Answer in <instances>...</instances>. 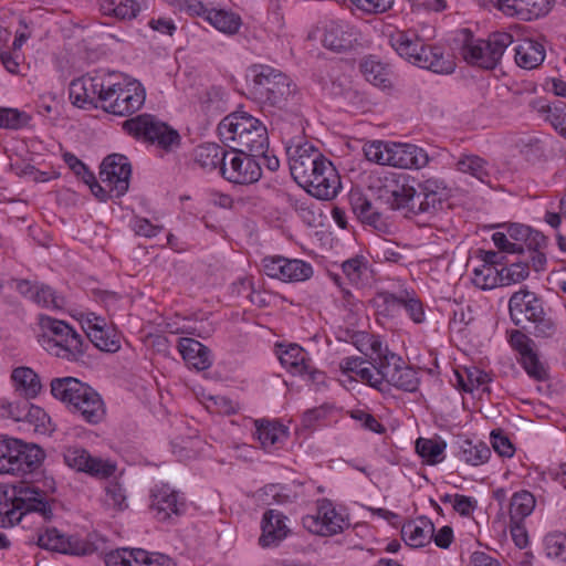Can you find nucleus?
I'll list each match as a JSON object with an SVG mask.
<instances>
[{"mask_svg": "<svg viewBox=\"0 0 566 566\" xmlns=\"http://www.w3.org/2000/svg\"><path fill=\"white\" fill-rule=\"evenodd\" d=\"M220 139L232 153L258 157L269 150L266 126L252 115L241 112L226 116L218 125Z\"/></svg>", "mask_w": 566, "mask_h": 566, "instance_id": "obj_1", "label": "nucleus"}, {"mask_svg": "<svg viewBox=\"0 0 566 566\" xmlns=\"http://www.w3.org/2000/svg\"><path fill=\"white\" fill-rule=\"evenodd\" d=\"M292 122L279 117L272 123V130L277 129L286 145L290 171L293 179L301 186L318 167V161L326 159L319 150L310 143H301L304 133L303 119L298 115H289Z\"/></svg>", "mask_w": 566, "mask_h": 566, "instance_id": "obj_2", "label": "nucleus"}, {"mask_svg": "<svg viewBox=\"0 0 566 566\" xmlns=\"http://www.w3.org/2000/svg\"><path fill=\"white\" fill-rule=\"evenodd\" d=\"M53 503L45 492L31 484L21 482L12 485L10 490L0 492V526L11 527L31 513L40 515L43 522H50Z\"/></svg>", "mask_w": 566, "mask_h": 566, "instance_id": "obj_3", "label": "nucleus"}, {"mask_svg": "<svg viewBox=\"0 0 566 566\" xmlns=\"http://www.w3.org/2000/svg\"><path fill=\"white\" fill-rule=\"evenodd\" d=\"M392 49L413 65L432 71L437 74H451L455 62L444 55L439 46L424 44L422 39L411 31H399L390 36Z\"/></svg>", "mask_w": 566, "mask_h": 566, "instance_id": "obj_4", "label": "nucleus"}, {"mask_svg": "<svg viewBox=\"0 0 566 566\" xmlns=\"http://www.w3.org/2000/svg\"><path fill=\"white\" fill-rule=\"evenodd\" d=\"M252 94L260 103L282 109L295 92V85L281 71L269 65H253Z\"/></svg>", "mask_w": 566, "mask_h": 566, "instance_id": "obj_5", "label": "nucleus"}, {"mask_svg": "<svg viewBox=\"0 0 566 566\" xmlns=\"http://www.w3.org/2000/svg\"><path fill=\"white\" fill-rule=\"evenodd\" d=\"M112 87L107 88L103 99V111L116 116H129L145 104L146 91L135 78L113 72Z\"/></svg>", "mask_w": 566, "mask_h": 566, "instance_id": "obj_6", "label": "nucleus"}, {"mask_svg": "<svg viewBox=\"0 0 566 566\" xmlns=\"http://www.w3.org/2000/svg\"><path fill=\"white\" fill-rule=\"evenodd\" d=\"M44 459L43 450L13 438L0 439V473L25 474L35 470Z\"/></svg>", "mask_w": 566, "mask_h": 566, "instance_id": "obj_7", "label": "nucleus"}, {"mask_svg": "<svg viewBox=\"0 0 566 566\" xmlns=\"http://www.w3.org/2000/svg\"><path fill=\"white\" fill-rule=\"evenodd\" d=\"M123 128L129 135L144 142L157 144L166 151H171L180 145L179 133L149 114H140L123 123Z\"/></svg>", "mask_w": 566, "mask_h": 566, "instance_id": "obj_8", "label": "nucleus"}, {"mask_svg": "<svg viewBox=\"0 0 566 566\" xmlns=\"http://www.w3.org/2000/svg\"><path fill=\"white\" fill-rule=\"evenodd\" d=\"M113 72L96 71L71 82L69 95L72 103L81 108H103L107 88L112 87Z\"/></svg>", "mask_w": 566, "mask_h": 566, "instance_id": "obj_9", "label": "nucleus"}, {"mask_svg": "<svg viewBox=\"0 0 566 566\" xmlns=\"http://www.w3.org/2000/svg\"><path fill=\"white\" fill-rule=\"evenodd\" d=\"M512 43L513 36L510 33L495 32L488 40L464 43L461 54L472 65L493 70L499 64L505 49Z\"/></svg>", "mask_w": 566, "mask_h": 566, "instance_id": "obj_10", "label": "nucleus"}, {"mask_svg": "<svg viewBox=\"0 0 566 566\" xmlns=\"http://www.w3.org/2000/svg\"><path fill=\"white\" fill-rule=\"evenodd\" d=\"M302 524L310 533L319 536L339 534L350 525L348 517L339 513L328 499L319 500L316 514L304 516Z\"/></svg>", "mask_w": 566, "mask_h": 566, "instance_id": "obj_11", "label": "nucleus"}, {"mask_svg": "<svg viewBox=\"0 0 566 566\" xmlns=\"http://www.w3.org/2000/svg\"><path fill=\"white\" fill-rule=\"evenodd\" d=\"M64 463L77 471L97 480H107L115 475L117 463L109 459L93 457L81 447H67L63 451Z\"/></svg>", "mask_w": 566, "mask_h": 566, "instance_id": "obj_12", "label": "nucleus"}, {"mask_svg": "<svg viewBox=\"0 0 566 566\" xmlns=\"http://www.w3.org/2000/svg\"><path fill=\"white\" fill-rule=\"evenodd\" d=\"M370 189L375 191L377 200L391 210L406 208L408 200L416 193V189L406 182V178L396 174L377 178Z\"/></svg>", "mask_w": 566, "mask_h": 566, "instance_id": "obj_13", "label": "nucleus"}, {"mask_svg": "<svg viewBox=\"0 0 566 566\" xmlns=\"http://www.w3.org/2000/svg\"><path fill=\"white\" fill-rule=\"evenodd\" d=\"M447 198V186L442 180L430 178L419 184V192L408 200L406 207L416 214L433 216L442 209Z\"/></svg>", "mask_w": 566, "mask_h": 566, "instance_id": "obj_14", "label": "nucleus"}, {"mask_svg": "<svg viewBox=\"0 0 566 566\" xmlns=\"http://www.w3.org/2000/svg\"><path fill=\"white\" fill-rule=\"evenodd\" d=\"M36 544L48 551L77 556L91 555L97 549L93 543L77 536H65L54 527L39 533Z\"/></svg>", "mask_w": 566, "mask_h": 566, "instance_id": "obj_15", "label": "nucleus"}, {"mask_svg": "<svg viewBox=\"0 0 566 566\" xmlns=\"http://www.w3.org/2000/svg\"><path fill=\"white\" fill-rule=\"evenodd\" d=\"M301 187L317 199L331 200L340 188L339 175L332 161L328 159L319 160L318 167L308 178V181L302 184Z\"/></svg>", "mask_w": 566, "mask_h": 566, "instance_id": "obj_16", "label": "nucleus"}, {"mask_svg": "<svg viewBox=\"0 0 566 566\" xmlns=\"http://www.w3.org/2000/svg\"><path fill=\"white\" fill-rule=\"evenodd\" d=\"M132 166L128 158L120 154L108 155L101 165L99 179L120 197L128 190Z\"/></svg>", "mask_w": 566, "mask_h": 566, "instance_id": "obj_17", "label": "nucleus"}, {"mask_svg": "<svg viewBox=\"0 0 566 566\" xmlns=\"http://www.w3.org/2000/svg\"><path fill=\"white\" fill-rule=\"evenodd\" d=\"M264 272L268 276L283 282H302L313 275V268L298 259L271 256L263 260Z\"/></svg>", "mask_w": 566, "mask_h": 566, "instance_id": "obj_18", "label": "nucleus"}, {"mask_svg": "<svg viewBox=\"0 0 566 566\" xmlns=\"http://www.w3.org/2000/svg\"><path fill=\"white\" fill-rule=\"evenodd\" d=\"M233 157L229 165L227 160L221 166V175L230 182L238 185H249L256 182L262 175L261 163L256 157L232 153Z\"/></svg>", "mask_w": 566, "mask_h": 566, "instance_id": "obj_19", "label": "nucleus"}, {"mask_svg": "<svg viewBox=\"0 0 566 566\" xmlns=\"http://www.w3.org/2000/svg\"><path fill=\"white\" fill-rule=\"evenodd\" d=\"M510 317L514 325L526 329V323H532L543 314V303L535 293L528 290H520L509 301Z\"/></svg>", "mask_w": 566, "mask_h": 566, "instance_id": "obj_20", "label": "nucleus"}, {"mask_svg": "<svg viewBox=\"0 0 566 566\" xmlns=\"http://www.w3.org/2000/svg\"><path fill=\"white\" fill-rule=\"evenodd\" d=\"M154 516L161 522L172 516L179 517L186 511V501L168 485L153 490L149 505Z\"/></svg>", "mask_w": 566, "mask_h": 566, "instance_id": "obj_21", "label": "nucleus"}, {"mask_svg": "<svg viewBox=\"0 0 566 566\" xmlns=\"http://www.w3.org/2000/svg\"><path fill=\"white\" fill-rule=\"evenodd\" d=\"M493 4L507 15H517L531 21L545 17L553 9L556 0H491Z\"/></svg>", "mask_w": 566, "mask_h": 566, "instance_id": "obj_22", "label": "nucleus"}, {"mask_svg": "<svg viewBox=\"0 0 566 566\" xmlns=\"http://www.w3.org/2000/svg\"><path fill=\"white\" fill-rule=\"evenodd\" d=\"M287 517L280 511L269 509L261 520L259 545L262 548L277 547L290 534Z\"/></svg>", "mask_w": 566, "mask_h": 566, "instance_id": "obj_23", "label": "nucleus"}, {"mask_svg": "<svg viewBox=\"0 0 566 566\" xmlns=\"http://www.w3.org/2000/svg\"><path fill=\"white\" fill-rule=\"evenodd\" d=\"M64 334L65 336H61V338H45V349L50 354L69 361L80 360L85 353L82 336L72 327L71 333Z\"/></svg>", "mask_w": 566, "mask_h": 566, "instance_id": "obj_24", "label": "nucleus"}, {"mask_svg": "<svg viewBox=\"0 0 566 566\" xmlns=\"http://www.w3.org/2000/svg\"><path fill=\"white\" fill-rule=\"evenodd\" d=\"M358 40V32L346 22H331L326 25L323 44L325 48L342 52L354 48Z\"/></svg>", "mask_w": 566, "mask_h": 566, "instance_id": "obj_25", "label": "nucleus"}, {"mask_svg": "<svg viewBox=\"0 0 566 566\" xmlns=\"http://www.w3.org/2000/svg\"><path fill=\"white\" fill-rule=\"evenodd\" d=\"M389 153L392 167L419 169L429 161L427 153L412 144L391 143Z\"/></svg>", "mask_w": 566, "mask_h": 566, "instance_id": "obj_26", "label": "nucleus"}, {"mask_svg": "<svg viewBox=\"0 0 566 566\" xmlns=\"http://www.w3.org/2000/svg\"><path fill=\"white\" fill-rule=\"evenodd\" d=\"M350 205L353 212L363 223L373 227L380 233L389 232V223L387 222V218H385L384 214L376 207H374L367 198L360 193H352Z\"/></svg>", "mask_w": 566, "mask_h": 566, "instance_id": "obj_27", "label": "nucleus"}, {"mask_svg": "<svg viewBox=\"0 0 566 566\" xmlns=\"http://www.w3.org/2000/svg\"><path fill=\"white\" fill-rule=\"evenodd\" d=\"M546 50L542 42L534 39H523L514 48V60L524 70H535L544 62Z\"/></svg>", "mask_w": 566, "mask_h": 566, "instance_id": "obj_28", "label": "nucleus"}, {"mask_svg": "<svg viewBox=\"0 0 566 566\" xmlns=\"http://www.w3.org/2000/svg\"><path fill=\"white\" fill-rule=\"evenodd\" d=\"M73 412L78 413L85 421L92 424L101 422L105 416L104 402L99 394L91 386L71 407Z\"/></svg>", "mask_w": 566, "mask_h": 566, "instance_id": "obj_29", "label": "nucleus"}, {"mask_svg": "<svg viewBox=\"0 0 566 566\" xmlns=\"http://www.w3.org/2000/svg\"><path fill=\"white\" fill-rule=\"evenodd\" d=\"M433 532L434 524L427 516H420L402 525L401 537L408 546L418 548L432 541Z\"/></svg>", "mask_w": 566, "mask_h": 566, "instance_id": "obj_30", "label": "nucleus"}, {"mask_svg": "<svg viewBox=\"0 0 566 566\" xmlns=\"http://www.w3.org/2000/svg\"><path fill=\"white\" fill-rule=\"evenodd\" d=\"M178 349L186 364L196 370H206L212 364L210 349L193 338H180Z\"/></svg>", "mask_w": 566, "mask_h": 566, "instance_id": "obj_31", "label": "nucleus"}, {"mask_svg": "<svg viewBox=\"0 0 566 566\" xmlns=\"http://www.w3.org/2000/svg\"><path fill=\"white\" fill-rule=\"evenodd\" d=\"M403 364L402 358L394 352L387 353L379 360L370 363L375 369L374 388L382 392L388 391L391 376L395 377Z\"/></svg>", "mask_w": 566, "mask_h": 566, "instance_id": "obj_32", "label": "nucleus"}, {"mask_svg": "<svg viewBox=\"0 0 566 566\" xmlns=\"http://www.w3.org/2000/svg\"><path fill=\"white\" fill-rule=\"evenodd\" d=\"M90 386L74 377L54 378L51 381V394L65 402L69 408L87 390Z\"/></svg>", "mask_w": 566, "mask_h": 566, "instance_id": "obj_33", "label": "nucleus"}, {"mask_svg": "<svg viewBox=\"0 0 566 566\" xmlns=\"http://www.w3.org/2000/svg\"><path fill=\"white\" fill-rule=\"evenodd\" d=\"M228 151L216 143H205L197 146L193 150V160L206 170H214L226 161Z\"/></svg>", "mask_w": 566, "mask_h": 566, "instance_id": "obj_34", "label": "nucleus"}, {"mask_svg": "<svg viewBox=\"0 0 566 566\" xmlns=\"http://www.w3.org/2000/svg\"><path fill=\"white\" fill-rule=\"evenodd\" d=\"M360 72L370 84L386 88L391 85L390 70L374 55L364 57L360 62Z\"/></svg>", "mask_w": 566, "mask_h": 566, "instance_id": "obj_35", "label": "nucleus"}, {"mask_svg": "<svg viewBox=\"0 0 566 566\" xmlns=\"http://www.w3.org/2000/svg\"><path fill=\"white\" fill-rule=\"evenodd\" d=\"M280 363L287 370L294 375H304L307 371L308 365L305 364V353L303 348L296 344H290L287 346L277 345Z\"/></svg>", "mask_w": 566, "mask_h": 566, "instance_id": "obj_36", "label": "nucleus"}, {"mask_svg": "<svg viewBox=\"0 0 566 566\" xmlns=\"http://www.w3.org/2000/svg\"><path fill=\"white\" fill-rule=\"evenodd\" d=\"M203 18L217 30L228 34L237 33L242 23L239 14L223 9L208 8Z\"/></svg>", "mask_w": 566, "mask_h": 566, "instance_id": "obj_37", "label": "nucleus"}, {"mask_svg": "<svg viewBox=\"0 0 566 566\" xmlns=\"http://www.w3.org/2000/svg\"><path fill=\"white\" fill-rule=\"evenodd\" d=\"M12 379L15 382L17 389L24 396V399L34 398L42 388L38 374L29 367L15 368L12 373Z\"/></svg>", "mask_w": 566, "mask_h": 566, "instance_id": "obj_38", "label": "nucleus"}, {"mask_svg": "<svg viewBox=\"0 0 566 566\" xmlns=\"http://www.w3.org/2000/svg\"><path fill=\"white\" fill-rule=\"evenodd\" d=\"M457 169L469 174L484 184H490V168L486 160L476 155H462L457 161Z\"/></svg>", "mask_w": 566, "mask_h": 566, "instance_id": "obj_39", "label": "nucleus"}, {"mask_svg": "<svg viewBox=\"0 0 566 566\" xmlns=\"http://www.w3.org/2000/svg\"><path fill=\"white\" fill-rule=\"evenodd\" d=\"M536 500L534 495L522 490L513 494L510 502V521L523 522L534 511Z\"/></svg>", "mask_w": 566, "mask_h": 566, "instance_id": "obj_40", "label": "nucleus"}, {"mask_svg": "<svg viewBox=\"0 0 566 566\" xmlns=\"http://www.w3.org/2000/svg\"><path fill=\"white\" fill-rule=\"evenodd\" d=\"M101 10L106 15L118 19H133L139 12L137 0H98Z\"/></svg>", "mask_w": 566, "mask_h": 566, "instance_id": "obj_41", "label": "nucleus"}, {"mask_svg": "<svg viewBox=\"0 0 566 566\" xmlns=\"http://www.w3.org/2000/svg\"><path fill=\"white\" fill-rule=\"evenodd\" d=\"M355 345L359 352L369 357V364L379 360L384 355L390 353L378 336L367 333L357 334Z\"/></svg>", "mask_w": 566, "mask_h": 566, "instance_id": "obj_42", "label": "nucleus"}, {"mask_svg": "<svg viewBox=\"0 0 566 566\" xmlns=\"http://www.w3.org/2000/svg\"><path fill=\"white\" fill-rule=\"evenodd\" d=\"M405 297H407V289H400L397 292L382 290L376 293L374 302L381 313L394 316L402 307Z\"/></svg>", "mask_w": 566, "mask_h": 566, "instance_id": "obj_43", "label": "nucleus"}, {"mask_svg": "<svg viewBox=\"0 0 566 566\" xmlns=\"http://www.w3.org/2000/svg\"><path fill=\"white\" fill-rule=\"evenodd\" d=\"M29 399H23L21 405L9 403L10 416L15 421H28L30 423L40 422L44 424L45 419L48 418L46 413L43 409L33 406L28 401Z\"/></svg>", "mask_w": 566, "mask_h": 566, "instance_id": "obj_44", "label": "nucleus"}, {"mask_svg": "<svg viewBox=\"0 0 566 566\" xmlns=\"http://www.w3.org/2000/svg\"><path fill=\"white\" fill-rule=\"evenodd\" d=\"M368 361L361 357H346L340 360L339 368L343 374H356L361 381L374 388V367H367Z\"/></svg>", "mask_w": 566, "mask_h": 566, "instance_id": "obj_45", "label": "nucleus"}, {"mask_svg": "<svg viewBox=\"0 0 566 566\" xmlns=\"http://www.w3.org/2000/svg\"><path fill=\"white\" fill-rule=\"evenodd\" d=\"M255 426L258 439L264 449H270L275 446L287 434L282 426L269 421L258 420L255 421Z\"/></svg>", "mask_w": 566, "mask_h": 566, "instance_id": "obj_46", "label": "nucleus"}, {"mask_svg": "<svg viewBox=\"0 0 566 566\" xmlns=\"http://www.w3.org/2000/svg\"><path fill=\"white\" fill-rule=\"evenodd\" d=\"M447 447L444 441L419 438L416 441V451L428 464H437L442 461V453Z\"/></svg>", "mask_w": 566, "mask_h": 566, "instance_id": "obj_47", "label": "nucleus"}, {"mask_svg": "<svg viewBox=\"0 0 566 566\" xmlns=\"http://www.w3.org/2000/svg\"><path fill=\"white\" fill-rule=\"evenodd\" d=\"M491 457V450L484 442L473 443L464 440L461 444V459L471 465L485 463Z\"/></svg>", "mask_w": 566, "mask_h": 566, "instance_id": "obj_48", "label": "nucleus"}, {"mask_svg": "<svg viewBox=\"0 0 566 566\" xmlns=\"http://www.w3.org/2000/svg\"><path fill=\"white\" fill-rule=\"evenodd\" d=\"M546 556L558 563L566 564V533L553 532L544 537Z\"/></svg>", "mask_w": 566, "mask_h": 566, "instance_id": "obj_49", "label": "nucleus"}, {"mask_svg": "<svg viewBox=\"0 0 566 566\" xmlns=\"http://www.w3.org/2000/svg\"><path fill=\"white\" fill-rule=\"evenodd\" d=\"M342 269L348 280L356 285L364 284L369 273L366 259L359 255L344 261Z\"/></svg>", "mask_w": 566, "mask_h": 566, "instance_id": "obj_50", "label": "nucleus"}, {"mask_svg": "<svg viewBox=\"0 0 566 566\" xmlns=\"http://www.w3.org/2000/svg\"><path fill=\"white\" fill-rule=\"evenodd\" d=\"M132 566H175L172 560L159 553H148L142 548H129Z\"/></svg>", "mask_w": 566, "mask_h": 566, "instance_id": "obj_51", "label": "nucleus"}, {"mask_svg": "<svg viewBox=\"0 0 566 566\" xmlns=\"http://www.w3.org/2000/svg\"><path fill=\"white\" fill-rule=\"evenodd\" d=\"M420 384V379L418 377V373L405 364L398 370L395 377L391 376V380L388 384L389 386H394L397 389L415 392L418 390Z\"/></svg>", "mask_w": 566, "mask_h": 566, "instance_id": "obj_52", "label": "nucleus"}, {"mask_svg": "<svg viewBox=\"0 0 566 566\" xmlns=\"http://www.w3.org/2000/svg\"><path fill=\"white\" fill-rule=\"evenodd\" d=\"M472 282L482 290L493 289L500 285V270L483 263L473 270Z\"/></svg>", "mask_w": 566, "mask_h": 566, "instance_id": "obj_53", "label": "nucleus"}, {"mask_svg": "<svg viewBox=\"0 0 566 566\" xmlns=\"http://www.w3.org/2000/svg\"><path fill=\"white\" fill-rule=\"evenodd\" d=\"M104 327L105 325H101L96 322L94 323V327L90 332H86V336L98 349L115 353L120 347L119 343L117 339L111 337Z\"/></svg>", "mask_w": 566, "mask_h": 566, "instance_id": "obj_54", "label": "nucleus"}, {"mask_svg": "<svg viewBox=\"0 0 566 566\" xmlns=\"http://www.w3.org/2000/svg\"><path fill=\"white\" fill-rule=\"evenodd\" d=\"M530 275V266L526 262H515L500 269V286H507L526 280Z\"/></svg>", "mask_w": 566, "mask_h": 566, "instance_id": "obj_55", "label": "nucleus"}, {"mask_svg": "<svg viewBox=\"0 0 566 566\" xmlns=\"http://www.w3.org/2000/svg\"><path fill=\"white\" fill-rule=\"evenodd\" d=\"M518 363L523 366L524 370L531 378L537 381H544L548 379L547 369L539 360L536 352L532 350L520 357Z\"/></svg>", "mask_w": 566, "mask_h": 566, "instance_id": "obj_56", "label": "nucleus"}, {"mask_svg": "<svg viewBox=\"0 0 566 566\" xmlns=\"http://www.w3.org/2000/svg\"><path fill=\"white\" fill-rule=\"evenodd\" d=\"M391 143L374 140L364 146L363 150L367 160L379 165L390 166V148Z\"/></svg>", "mask_w": 566, "mask_h": 566, "instance_id": "obj_57", "label": "nucleus"}, {"mask_svg": "<svg viewBox=\"0 0 566 566\" xmlns=\"http://www.w3.org/2000/svg\"><path fill=\"white\" fill-rule=\"evenodd\" d=\"M32 301L48 308H62L64 306V300L56 296L55 292L44 284H39L34 290Z\"/></svg>", "mask_w": 566, "mask_h": 566, "instance_id": "obj_58", "label": "nucleus"}, {"mask_svg": "<svg viewBox=\"0 0 566 566\" xmlns=\"http://www.w3.org/2000/svg\"><path fill=\"white\" fill-rule=\"evenodd\" d=\"M27 122L24 113L15 108H0V128L18 129Z\"/></svg>", "mask_w": 566, "mask_h": 566, "instance_id": "obj_59", "label": "nucleus"}, {"mask_svg": "<svg viewBox=\"0 0 566 566\" xmlns=\"http://www.w3.org/2000/svg\"><path fill=\"white\" fill-rule=\"evenodd\" d=\"M402 307L415 323L420 324L424 321L423 305L413 291L407 290V297L403 300Z\"/></svg>", "mask_w": 566, "mask_h": 566, "instance_id": "obj_60", "label": "nucleus"}, {"mask_svg": "<svg viewBox=\"0 0 566 566\" xmlns=\"http://www.w3.org/2000/svg\"><path fill=\"white\" fill-rule=\"evenodd\" d=\"M533 324V334L537 338H551L556 334L557 327L555 322L546 315L545 312L536 317L532 322Z\"/></svg>", "mask_w": 566, "mask_h": 566, "instance_id": "obj_61", "label": "nucleus"}, {"mask_svg": "<svg viewBox=\"0 0 566 566\" xmlns=\"http://www.w3.org/2000/svg\"><path fill=\"white\" fill-rule=\"evenodd\" d=\"M106 503L117 510L127 507L126 495L119 483H109L106 489Z\"/></svg>", "mask_w": 566, "mask_h": 566, "instance_id": "obj_62", "label": "nucleus"}, {"mask_svg": "<svg viewBox=\"0 0 566 566\" xmlns=\"http://www.w3.org/2000/svg\"><path fill=\"white\" fill-rule=\"evenodd\" d=\"M491 440L493 449L499 453V455L506 458L513 457L515 449L510 439L501 431H492Z\"/></svg>", "mask_w": 566, "mask_h": 566, "instance_id": "obj_63", "label": "nucleus"}, {"mask_svg": "<svg viewBox=\"0 0 566 566\" xmlns=\"http://www.w3.org/2000/svg\"><path fill=\"white\" fill-rule=\"evenodd\" d=\"M129 548H118L107 553L104 557L106 566H132Z\"/></svg>", "mask_w": 566, "mask_h": 566, "instance_id": "obj_64", "label": "nucleus"}]
</instances>
